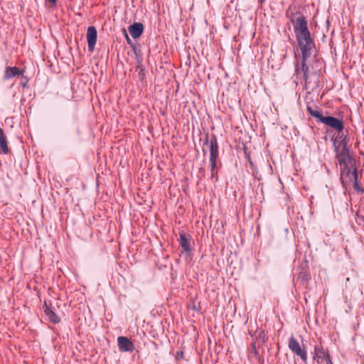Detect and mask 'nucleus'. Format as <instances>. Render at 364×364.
I'll use <instances>...</instances> for the list:
<instances>
[{"label": "nucleus", "mask_w": 364, "mask_h": 364, "mask_svg": "<svg viewBox=\"0 0 364 364\" xmlns=\"http://www.w3.org/2000/svg\"><path fill=\"white\" fill-rule=\"evenodd\" d=\"M285 15L293 25L298 48L302 55L301 70L296 69V71L298 74H302L303 79L306 82L309 77V67L306 65V60L310 57L311 50L315 48L314 41L308 28L306 17L296 5L291 4L286 10Z\"/></svg>", "instance_id": "obj_1"}, {"label": "nucleus", "mask_w": 364, "mask_h": 364, "mask_svg": "<svg viewBox=\"0 0 364 364\" xmlns=\"http://www.w3.org/2000/svg\"><path fill=\"white\" fill-rule=\"evenodd\" d=\"M205 146L208 147L210 151V172L211 178H215L218 181L217 171V159L218 157V144L215 136H213L210 139L206 137Z\"/></svg>", "instance_id": "obj_2"}, {"label": "nucleus", "mask_w": 364, "mask_h": 364, "mask_svg": "<svg viewBox=\"0 0 364 364\" xmlns=\"http://www.w3.org/2000/svg\"><path fill=\"white\" fill-rule=\"evenodd\" d=\"M313 359L317 364H333L328 350L321 345L315 346Z\"/></svg>", "instance_id": "obj_3"}, {"label": "nucleus", "mask_w": 364, "mask_h": 364, "mask_svg": "<svg viewBox=\"0 0 364 364\" xmlns=\"http://www.w3.org/2000/svg\"><path fill=\"white\" fill-rule=\"evenodd\" d=\"M336 158L339 163L340 166H343L347 168V166H350L352 159L349 156V149L345 144H342L341 147L336 149Z\"/></svg>", "instance_id": "obj_4"}, {"label": "nucleus", "mask_w": 364, "mask_h": 364, "mask_svg": "<svg viewBox=\"0 0 364 364\" xmlns=\"http://www.w3.org/2000/svg\"><path fill=\"white\" fill-rule=\"evenodd\" d=\"M288 347L295 355L299 356L303 362L306 363L307 353L304 348H301L299 343L294 336L289 338Z\"/></svg>", "instance_id": "obj_5"}, {"label": "nucleus", "mask_w": 364, "mask_h": 364, "mask_svg": "<svg viewBox=\"0 0 364 364\" xmlns=\"http://www.w3.org/2000/svg\"><path fill=\"white\" fill-rule=\"evenodd\" d=\"M341 181L343 186H346L351 183L353 179L358 178V173L355 168L351 171L349 166H347V168L341 166Z\"/></svg>", "instance_id": "obj_6"}, {"label": "nucleus", "mask_w": 364, "mask_h": 364, "mask_svg": "<svg viewBox=\"0 0 364 364\" xmlns=\"http://www.w3.org/2000/svg\"><path fill=\"white\" fill-rule=\"evenodd\" d=\"M320 122L331 127L332 129L341 132L344 129L343 122L341 119H337L333 117H324L322 116Z\"/></svg>", "instance_id": "obj_7"}, {"label": "nucleus", "mask_w": 364, "mask_h": 364, "mask_svg": "<svg viewBox=\"0 0 364 364\" xmlns=\"http://www.w3.org/2000/svg\"><path fill=\"white\" fill-rule=\"evenodd\" d=\"M87 41L88 46V50L92 52L95 49V46L97 42V32L95 26H89L87 31Z\"/></svg>", "instance_id": "obj_8"}, {"label": "nucleus", "mask_w": 364, "mask_h": 364, "mask_svg": "<svg viewBox=\"0 0 364 364\" xmlns=\"http://www.w3.org/2000/svg\"><path fill=\"white\" fill-rule=\"evenodd\" d=\"M119 349L122 352H132L134 350V345L127 337L119 336L117 338Z\"/></svg>", "instance_id": "obj_9"}, {"label": "nucleus", "mask_w": 364, "mask_h": 364, "mask_svg": "<svg viewBox=\"0 0 364 364\" xmlns=\"http://www.w3.org/2000/svg\"><path fill=\"white\" fill-rule=\"evenodd\" d=\"M23 73V69L17 67H7L4 75V80H7L16 76H22Z\"/></svg>", "instance_id": "obj_10"}, {"label": "nucleus", "mask_w": 364, "mask_h": 364, "mask_svg": "<svg viewBox=\"0 0 364 364\" xmlns=\"http://www.w3.org/2000/svg\"><path fill=\"white\" fill-rule=\"evenodd\" d=\"M144 26L141 23H135L129 27L130 35L134 38L140 37L143 33Z\"/></svg>", "instance_id": "obj_11"}, {"label": "nucleus", "mask_w": 364, "mask_h": 364, "mask_svg": "<svg viewBox=\"0 0 364 364\" xmlns=\"http://www.w3.org/2000/svg\"><path fill=\"white\" fill-rule=\"evenodd\" d=\"M44 312L49 321L53 323H57L60 321L59 317L55 314V313L52 311L47 305L46 302L44 304Z\"/></svg>", "instance_id": "obj_12"}, {"label": "nucleus", "mask_w": 364, "mask_h": 364, "mask_svg": "<svg viewBox=\"0 0 364 364\" xmlns=\"http://www.w3.org/2000/svg\"><path fill=\"white\" fill-rule=\"evenodd\" d=\"M0 149L4 154H7L9 152L6 136L2 128H0Z\"/></svg>", "instance_id": "obj_13"}, {"label": "nucleus", "mask_w": 364, "mask_h": 364, "mask_svg": "<svg viewBox=\"0 0 364 364\" xmlns=\"http://www.w3.org/2000/svg\"><path fill=\"white\" fill-rule=\"evenodd\" d=\"M179 237H180V245H181V247L183 248V250L186 252H190L191 249H190L189 244H188L189 239L188 238L186 233L183 232H180Z\"/></svg>", "instance_id": "obj_14"}, {"label": "nucleus", "mask_w": 364, "mask_h": 364, "mask_svg": "<svg viewBox=\"0 0 364 364\" xmlns=\"http://www.w3.org/2000/svg\"><path fill=\"white\" fill-rule=\"evenodd\" d=\"M306 110L309 114L316 118L318 122L323 116L321 109H314L311 106L307 105Z\"/></svg>", "instance_id": "obj_15"}, {"label": "nucleus", "mask_w": 364, "mask_h": 364, "mask_svg": "<svg viewBox=\"0 0 364 364\" xmlns=\"http://www.w3.org/2000/svg\"><path fill=\"white\" fill-rule=\"evenodd\" d=\"M136 71H138V75L140 80L143 81L145 77V69L141 61H138V65H136Z\"/></svg>", "instance_id": "obj_16"}, {"label": "nucleus", "mask_w": 364, "mask_h": 364, "mask_svg": "<svg viewBox=\"0 0 364 364\" xmlns=\"http://www.w3.org/2000/svg\"><path fill=\"white\" fill-rule=\"evenodd\" d=\"M352 182H353L354 188L357 191H360V188L358 184V178L353 179Z\"/></svg>", "instance_id": "obj_17"}, {"label": "nucleus", "mask_w": 364, "mask_h": 364, "mask_svg": "<svg viewBox=\"0 0 364 364\" xmlns=\"http://www.w3.org/2000/svg\"><path fill=\"white\" fill-rule=\"evenodd\" d=\"M357 217H358V223L360 225L361 223H363V226H364V215H358L357 214Z\"/></svg>", "instance_id": "obj_18"}, {"label": "nucleus", "mask_w": 364, "mask_h": 364, "mask_svg": "<svg viewBox=\"0 0 364 364\" xmlns=\"http://www.w3.org/2000/svg\"><path fill=\"white\" fill-rule=\"evenodd\" d=\"M124 32L125 38H126V40H127V43H129V44H131V43H132V42H131V40H130V38H129V37L128 34L127 33V32H126V31H125V30L124 31Z\"/></svg>", "instance_id": "obj_19"}, {"label": "nucleus", "mask_w": 364, "mask_h": 364, "mask_svg": "<svg viewBox=\"0 0 364 364\" xmlns=\"http://www.w3.org/2000/svg\"><path fill=\"white\" fill-rule=\"evenodd\" d=\"M247 159H248V161H249V163H250V166H253V163H252V160H251V159H250V155H247Z\"/></svg>", "instance_id": "obj_20"}, {"label": "nucleus", "mask_w": 364, "mask_h": 364, "mask_svg": "<svg viewBox=\"0 0 364 364\" xmlns=\"http://www.w3.org/2000/svg\"><path fill=\"white\" fill-rule=\"evenodd\" d=\"M26 82H27V80L25 78V81L24 82H21V84L24 87L26 85Z\"/></svg>", "instance_id": "obj_21"}, {"label": "nucleus", "mask_w": 364, "mask_h": 364, "mask_svg": "<svg viewBox=\"0 0 364 364\" xmlns=\"http://www.w3.org/2000/svg\"><path fill=\"white\" fill-rule=\"evenodd\" d=\"M258 1H259V3L262 4L263 2H264L265 0H258Z\"/></svg>", "instance_id": "obj_22"}]
</instances>
